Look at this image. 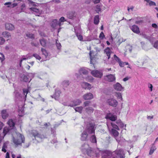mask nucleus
I'll return each mask as SVG.
<instances>
[{
	"mask_svg": "<svg viewBox=\"0 0 158 158\" xmlns=\"http://www.w3.org/2000/svg\"><path fill=\"white\" fill-rule=\"evenodd\" d=\"M102 154V158H124V154L122 149L116 150L113 152L109 151H99Z\"/></svg>",
	"mask_w": 158,
	"mask_h": 158,
	"instance_id": "1",
	"label": "nucleus"
},
{
	"mask_svg": "<svg viewBox=\"0 0 158 158\" xmlns=\"http://www.w3.org/2000/svg\"><path fill=\"white\" fill-rule=\"evenodd\" d=\"M13 142L16 147L22 146V143H24L25 138L23 135L19 133H15L13 136Z\"/></svg>",
	"mask_w": 158,
	"mask_h": 158,
	"instance_id": "2",
	"label": "nucleus"
},
{
	"mask_svg": "<svg viewBox=\"0 0 158 158\" xmlns=\"http://www.w3.org/2000/svg\"><path fill=\"white\" fill-rule=\"evenodd\" d=\"M31 136H32L34 138H32V139L34 141V142L36 143L40 142L42 139L46 138V136L40 133L38 131L35 130H33L31 133Z\"/></svg>",
	"mask_w": 158,
	"mask_h": 158,
	"instance_id": "3",
	"label": "nucleus"
},
{
	"mask_svg": "<svg viewBox=\"0 0 158 158\" xmlns=\"http://www.w3.org/2000/svg\"><path fill=\"white\" fill-rule=\"evenodd\" d=\"M115 123L117 124H115V122H112L110 123L109 122H107V125L109 130H110L111 129V127L113 128L116 129L118 130H119V127L118 126L120 127H123L124 125L123 123L121 121V120L118 119L117 120Z\"/></svg>",
	"mask_w": 158,
	"mask_h": 158,
	"instance_id": "4",
	"label": "nucleus"
},
{
	"mask_svg": "<svg viewBox=\"0 0 158 158\" xmlns=\"http://www.w3.org/2000/svg\"><path fill=\"white\" fill-rule=\"evenodd\" d=\"M115 123L117 124H115V122H112L110 123L109 122H107V125L109 130H110L111 129V127L113 128L116 129L118 130H119V127L118 126L120 127H123L124 125L123 123L121 121V120L118 119L117 120Z\"/></svg>",
	"mask_w": 158,
	"mask_h": 158,
	"instance_id": "5",
	"label": "nucleus"
},
{
	"mask_svg": "<svg viewBox=\"0 0 158 158\" xmlns=\"http://www.w3.org/2000/svg\"><path fill=\"white\" fill-rule=\"evenodd\" d=\"M115 123L117 124H115V122H112L110 123L109 122H107V125L109 130H110L111 129V127L113 128L116 129L118 130H119V127L118 126L120 127H123L124 125L123 123L121 121V120L118 119L117 120Z\"/></svg>",
	"mask_w": 158,
	"mask_h": 158,
	"instance_id": "6",
	"label": "nucleus"
},
{
	"mask_svg": "<svg viewBox=\"0 0 158 158\" xmlns=\"http://www.w3.org/2000/svg\"><path fill=\"white\" fill-rule=\"evenodd\" d=\"M81 150L83 152H86L89 156H91L94 154V151L91 148L89 147V145L87 144H85L83 145L81 147Z\"/></svg>",
	"mask_w": 158,
	"mask_h": 158,
	"instance_id": "7",
	"label": "nucleus"
},
{
	"mask_svg": "<svg viewBox=\"0 0 158 158\" xmlns=\"http://www.w3.org/2000/svg\"><path fill=\"white\" fill-rule=\"evenodd\" d=\"M95 125L94 124L90 123L87 125L86 129L85 131L88 134V135L90 134H94L95 130Z\"/></svg>",
	"mask_w": 158,
	"mask_h": 158,
	"instance_id": "8",
	"label": "nucleus"
},
{
	"mask_svg": "<svg viewBox=\"0 0 158 158\" xmlns=\"http://www.w3.org/2000/svg\"><path fill=\"white\" fill-rule=\"evenodd\" d=\"M21 80L26 82H29L32 78L33 77V74L31 73H29L26 75L21 74L20 75Z\"/></svg>",
	"mask_w": 158,
	"mask_h": 158,
	"instance_id": "9",
	"label": "nucleus"
},
{
	"mask_svg": "<svg viewBox=\"0 0 158 158\" xmlns=\"http://www.w3.org/2000/svg\"><path fill=\"white\" fill-rule=\"evenodd\" d=\"M88 69L86 68H81L79 70V74L76 73L75 75L77 78H83L82 77V74L84 75H86L88 73Z\"/></svg>",
	"mask_w": 158,
	"mask_h": 158,
	"instance_id": "10",
	"label": "nucleus"
},
{
	"mask_svg": "<svg viewBox=\"0 0 158 158\" xmlns=\"http://www.w3.org/2000/svg\"><path fill=\"white\" fill-rule=\"evenodd\" d=\"M91 74L96 77L101 78L103 75L102 72L101 70H93L91 72Z\"/></svg>",
	"mask_w": 158,
	"mask_h": 158,
	"instance_id": "11",
	"label": "nucleus"
},
{
	"mask_svg": "<svg viewBox=\"0 0 158 158\" xmlns=\"http://www.w3.org/2000/svg\"><path fill=\"white\" fill-rule=\"evenodd\" d=\"M107 103L109 105L113 107L116 106L118 104L117 101L113 98L108 99L107 100Z\"/></svg>",
	"mask_w": 158,
	"mask_h": 158,
	"instance_id": "12",
	"label": "nucleus"
},
{
	"mask_svg": "<svg viewBox=\"0 0 158 158\" xmlns=\"http://www.w3.org/2000/svg\"><path fill=\"white\" fill-rule=\"evenodd\" d=\"M106 118L107 119H109L111 121H114L117 119V116L116 115H114L110 113H108L106 116Z\"/></svg>",
	"mask_w": 158,
	"mask_h": 158,
	"instance_id": "13",
	"label": "nucleus"
},
{
	"mask_svg": "<svg viewBox=\"0 0 158 158\" xmlns=\"http://www.w3.org/2000/svg\"><path fill=\"white\" fill-rule=\"evenodd\" d=\"M60 93L61 92L60 90L58 89H55V94L53 95H51V96L52 98H54L56 100H58L60 96Z\"/></svg>",
	"mask_w": 158,
	"mask_h": 158,
	"instance_id": "14",
	"label": "nucleus"
},
{
	"mask_svg": "<svg viewBox=\"0 0 158 158\" xmlns=\"http://www.w3.org/2000/svg\"><path fill=\"white\" fill-rule=\"evenodd\" d=\"M113 88L115 90L119 91L123 90L124 89V87L118 82L113 85Z\"/></svg>",
	"mask_w": 158,
	"mask_h": 158,
	"instance_id": "15",
	"label": "nucleus"
},
{
	"mask_svg": "<svg viewBox=\"0 0 158 158\" xmlns=\"http://www.w3.org/2000/svg\"><path fill=\"white\" fill-rule=\"evenodd\" d=\"M81 103V100L77 99L73 101L71 103L69 104V106L70 107H73L80 105Z\"/></svg>",
	"mask_w": 158,
	"mask_h": 158,
	"instance_id": "16",
	"label": "nucleus"
},
{
	"mask_svg": "<svg viewBox=\"0 0 158 158\" xmlns=\"http://www.w3.org/2000/svg\"><path fill=\"white\" fill-rule=\"evenodd\" d=\"M60 22H58L56 19L53 20L51 24V26L54 28H57L58 27H60L62 25Z\"/></svg>",
	"mask_w": 158,
	"mask_h": 158,
	"instance_id": "17",
	"label": "nucleus"
},
{
	"mask_svg": "<svg viewBox=\"0 0 158 158\" xmlns=\"http://www.w3.org/2000/svg\"><path fill=\"white\" fill-rule=\"evenodd\" d=\"M105 79L109 82H113L115 80V77L114 75L110 74L105 77Z\"/></svg>",
	"mask_w": 158,
	"mask_h": 158,
	"instance_id": "18",
	"label": "nucleus"
},
{
	"mask_svg": "<svg viewBox=\"0 0 158 158\" xmlns=\"http://www.w3.org/2000/svg\"><path fill=\"white\" fill-rule=\"evenodd\" d=\"M29 9L31 10L34 13V14L36 16H39L42 13V10H40L35 7H31Z\"/></svg>",
	"mask_w": 158,
	"mask_h": 158,
	"instance_id": "19",
	"label": "nucleus"
},
{
	"mask_svg": "<svg viewBox=\"0 0 158 158\" xmlns=\"http://www.w3.org/2000/svg\"><path fill=\"white\" fill-rule=\"evenodd\" d=\"M89 135L86 131H84L81 135V140L82 141L86 140Z\"/></svg>",
	"mask_w": 158,
	"mask_h": 158,
	"instance_id": "20",
	"label": "nucleus"
},
{
	"mask_svg": "<svg viewBox=\"0 0 158 158\" xmlns=\"http://www.w3.org/2000/svg\"><path fill=\"white\" fill-rule=\"evenodd\" d=\"M83 97L85 100H89L93 98V95L91 93H88L84 94Z\"/></svg>",
	"mask_w": 158,
	"mask_h": 158,
	"instance_id": "21",
	"label": "nucleus"
},
{
	"mask_svg": "<svg viewBox=\"0 0 158 158\" xmlns=\"http://www.w3.org/2000/svg\"><path fill=\"white\" fill-rule=\"evenodd\" d=\"M5 27L6 30L9 31L14 30L15 28L14 26L12 24L9 23L6 24Z\"/></svg>",
	"mask_w": 158,
	"mask_h": 158,
	"instance_id": "22",
	"label": "nucleus"
},
{
	"mask_svg": "<svg viewBox=\"0 0 158 158\" xmlns=\"http://www.w3.org/2000/svg\"><path fill=\"white\" fill-rule=\"evenodd\" d=\"M67 16L70 19H73L76 16V14L74 11L69 12L67 13Z\"/></svg>",
	"mask_w": 158,
	"mask_h": 158,
	"instance_id": "23",
	"label": "nucleus"
},
{
	"mask_svg": "<svg viewBox=\"0 0 158 158\" xmlns=\"http://www.w3.org/2000/svg\"><path fill=\"white\" fill-rule=\"evenodd\" d=\"M1 114L2 118L3 119H6L9 116V113L6 110H2Z\"/></svg>",
	"mask_w": 158,
	"mask_h": 158,
	"instance_id": "24",
	"label": "nucleus"
},
{
	"mask_svg": "<svg viewBox=\"0 0 158 158\" xmlns=\"http://www.w3.org/2000/svg\"><path fill=\"white\" fill-rule=\"evenodd\" d=\"M43 55H44L46 59V60H48L49 59L50 55L43 48L41 49Z\"/></svg>",
	"mask_w": 158,
	"mask_h": 158,
	"instance_id": "25",
	"label": "nucleus"
},
{
	"mask_svg": "<svg viewBox=\"0 0 158 158\" xmlns=\"http://www.w3.org/2000/svg\"><path fill=\"white\" fill-rule=\"evenodd\" d=\"M104 52L108 56V59H109L110 57V55L112 52L110 49L109 48L107 47L105 49Z\"/></svg>",
	"mask_w": 158,
	"mask_h": 158,
	"instance_id": "26",
	"label": "nucleus"
},
{
	"mask_svg": "<svg viewBox=\"0 0 158 158\" xmlns=\"http://www.w3.org/2000/svg\"><path fill=\"white\" fill-rule=\"evenodd\" d=\"M131 30L134 32L138 34L139 32V27L135 25H133L131 27Z\"/></svg>",
	"mask_w": 158,
	"mask_h": 158,
	"instance_id": "27",
	"label": "nucleus"
},
{
	"mask_svg": "<svg viewBox=\"0 0 158 158\" xmlns=\"http://www.w3.org/2000/svg\"><path fill=\"white\" fill-rule=\"evenodd\" d=\"M81 86L82 88L85 89H91V85L86 82H83L81 84Z\"/></svg>",
	"mask_w": 158,
	"mask_h": 158,
	"instance_id": "28",
	"label": "nucleus"
},
{
	"mask_svg": "<svg viewBox=\"0 0 158 158\" xmlns=\"http://www.w3.org/2000/svg\"><path fill=\"white\" fill-rule=\"evenodd\" d=\"M18 113L19 115L20 116H22L24 115V108L23 106L19 107Z\"/></svg>",
	"mask_w": 158,
	"mask_h": 158,
	"instance_id": "29",
	"label": "nucleus"
},
{
	"mask_svg": "<svg viewBox=\"0 0 158 158\" xmlns=\"http://www.w3.org/2000/svg\"><path fill=\"white\" fill-rule=\"evenodd\" d=\"M156 149V146L154 145V144H152V146L150 149V150L149 152V155H152Z\"/></svg>",
	"mask_w": 158,
	"mask_h": 158,
	"instance_id": "30",
	"label": "nucleus"
},
{
	"mask_svg": "<svg viewBox=\"0 0 158 158\" xmlns=\"http://www.w3.org/2000/svg\"><path fill=\"white\" fill-rule=\"evenodd\" d=\"M12 129L11 128H10L7 127H5L3 130V136H5Z\"/></svg>",
	"mask_w": 158,
	"mask_h": 158,
	"instance_id": "31",
	"label": "nucleus"
},
{
	"mask_svg": "<svg viewBox=\"0 0 158 158\" xmlns=\"http://www.w3.org/2000/svg\"><path fill=\"white\" fill-rule=\"evenodd\" d=\"M7 123L10 128H13L15 126V123L12 119H10L7 122Z\"/></svg>",
	"mask_w": 158,
	"mask_h": 158,
	"instance_id": "32",
	"label": "nucleus"
},
{
	"mask_svg": "<svg viewBox=\"0 0 158 158\" xmlns=\"http://www.w3.org/2000/svg\"><path fill=\"white\" fill-rule=\"evenodd\" d=\"M2 35L6 38H9L11 36L10 34L7 31H5L2 33Z\"/></svg>",
	"mask_w": 158,
	"mask_h": 158,
	"instance_id": "33",
	"label": "nucleus"
},
{
	"mask_svg": "<svg viewBox=\"0 0 158 158\" xmlns=\"http://www.w3.org/2000/svg\"><path fill=\"white\" fill-rule=\"evenodd\" d=\"M111 133L115 138L117 137L119 134V133L117 131L113 129H111Z\"/></svg>",
	"mask_w": 158,
	"mask_h": 158,
	"instance_id": "34",
	"label": "nucleus"
},
{
	"mask_svg": "<svg viewBox=\"0 0 158 158\" xmlns=\"http://www.w3.org/2000/svg\"><path fill=\"white\" fill-rule=\"evenodd\" d=\"M115 139L117 142H118V143H122L123 142H124L125 141V139H123V138L121 137V136L120 137H118V136L115 138Z\"/></svg>",
	"mask_w": 158,
	"mask_h": 158,
	"instance_id": "35",
	"label": "nucleus"
},
{
	"mask_svg": "<svg viewBox=\"0 0 158 158\" xmlns=\"http://www.w3.org/2000/svg\"><path fill=\"white\" fill-rule=\"evenodd\" d=\"M85 110L88 114H90L93 112L94 109L91 107H88L85 108Z\"/></svg>",
	"mask_w": 158,
	"mask_h": 158,
	"instance_id": "36",
	"label": "nucleus"
},
{
	"mask_svg": "<svg viewBox=\"0 0 158 158\" xmlns=\"http://www.w3.org/2000/svg\"><path fill=\"white\" fill-rule=\"evenodd\" d=\"M99 22V19L98 15H96L95 16L94 18V23L96 25L98 24Z\"/></svg>",
	"mask_w": 158,
	"mask_h": 158,
	"instance_id": "37",
	"label": "nucleus"
},
{
	"mask_svg": "<svg viewBox=\"0 0 158 158\" xmlns=\"http://www.w3.org/2000/svg\"><path fill=\"white\" fill-rule=\"evenodd\" d=\"M76 112H78L80 113H81L82 112V110L83 108L82 106L77 107L74 108Z\"/></svg>",
	"mask_w": 158,
	"mask_h": 158,
	"instance_id": "38",
	"label": "nucleus"
},
{
	"mask_svg": "<svg viewBox=\"0 0 158 158\" xmlns=\"http://www.w3.org/2000/svg\"><path fill=\"white\" fill-rule=\"evenodd\" d=\"M40 42L41 45L43 47H45L46 45V40L44 39H40Z\"/></svg>",
	"mask_w": 158,
	"mask_h": 158,
	"instance_id": "39",
	"label": "nucleus"
},
{
	"mask_svg": "<svg viewBox=\"0 0 158 158\" xmlns=\"http://www.w3.org/2000/svg\"><path fill=\"white\" fill-rule=\"evenodd\" d=\"M90 140L92 143H96L97 140L96 137L94 134H93L90 138Z\"/></svg>",
	"mask_w": 158,
	"mask_h": 158,
	"instance_id": "40",
	"label": "nucleus"
},
{
	"mask_svg": "<svg viewBox=\"0 0 158 158\" xmlns=\"http://www.w3.org/2000/svg\"><path fill=\"white\" fill-rule=\"evenodd\" d=\"M115 95L117 97L118 99H120L121 100H122L123 98L121 93L119 92H116L115 93Z\"/></svg>",
	"mask_w": 158,
	"mask_h": 158,
	"instance_id": "41",
	"label": "nucleus"
},
{
	"mask_svg": "<svg viewBox=\"0 0 158 158\" xmlns=\"http://www.w3.org/2000/svg\"><path fill=\"white\" fill-rule=\"evenodd\" d=\"M23 93L25 95V98H26L27 94L29 91V88L27 89H23Z\"/></svg>",
	"mask_w": 158,
	"mask_h": 158,
	"instance_id": "42",
	"label": "nucleus"
},
{
	"mask_svg": "<svg viewBox=\"0 0 158 158\" xmlns=\"http://www.w3.org/2000/svg\"><path fill=\"white\" fill-rule=\"evenodd\" d=\"M62 85L64 87H67L69 85V82L68 81H64L62 82Z\"/></svg>",
	"mask_w": 158,
	"mask_h": 158,
	"instance_id": "43",
	"label": "nucleus"
},
{
	"mask_svg": "<svg viewBox=\"0 0 158 158\" xmlns=\"http://www.w3.org/2000/svg\"><path fill=\"white\" fill-rule=\"evenodd\" d=\"M14 94H15L16 98H17V99L18 98L19 99H20V98H21L19 93L16 91H15Z\"/></svg>",
	"mask_w": 158,
	"mask_h": 158,
	"instance_id": "44",
	"label": "nucleus"
},
{
	"mask_svg": "<svg viewBox=\"0 0 158 158\" xmlns=\"http://www.w3.org/2000/svg\"><path fill=\"white\" fill-rule=\"evenodd\" d=\"M76 35L78 39L80 41H81L83 40V37L82 35L78 33H76Z\"/></svg>",
	"mask_w": 158,
	"mask_h": 158,
	"instance_id": "45",
	"label": "nucleus"
},
{
	"mask_svg": "<svg viewBox=\"0 0 158 158\" xmlns=\"http://www.w3.org/2000/svg\"><path fill=\"white\" fill-rule=\"evenodd\" d=\"M148 3V5L149 6H156V3L152 1L149 0L148 1H146Z\"/></svg>",
	"mask_w": 158,
	"mask_h": 158,
	"instance_id": "46",
	"label": "nucleus"
},
{
	"mask_svg": "<svg viewBox=\"0 0 158 158\" xmlns=\"http://www.w3.org/2000/svg\"><path fill=\"white\" fill-rule=\"evenodd\" d=\"M58 42V41L56 40V45L58 49H60L61 48V45L60 43Z\"/></svg>",
	"mask_w": 158,
	"mask_h": 158,
	"instance_id": "47",
	"label": "nucleus"
},
{
	"mask_svg": "<svg viewBox=\"0 0 158 158\" xmlns=\"http://www.w3.org/2000/svg\"><path fill=\"white\" fill-rule=\"evenodd\" d=\"M33 56L36 59L39 60L41 59V57L37 54L35 53L33 55Z\"/></svg>",
	"mask_w": 158,
	"mask_h": 158,
	"instance_id": "48",
	"label": "nucleus"
},
{
	"mask_svg": "<svg viewBox=\"0 0 158 158\" xmlns=\"http://www.w3.org/2000/svg\"><path fill=\"white\" fill-rule=\"evenodd\" d=\"M28 0L29 1V4L30 6H36V3L35 2H33V1L31 0Z\"/></svg>",
	"mask_w": 158,
	"mask_h": 158,
	"instance_id": "49",
	"label": "nucleus"
},
{
	"mask_svg": "<svg viewBox=\"0 0 158 158\" xmlns=\"http://www.w3.org/2000/svg\"><path fill=\"white\" fill-rule=\"evenodd\" d=\"M114 59L118 63L119 62L121 61V60L117 56L115 55H114Z\"/></svg>",
	"mask_w": 158,
	"mask_h": 158,
	"instance_id": "50",
	"label": "nucleus"
},
{
	"mask_svg": "<svg viewBox=\"0 0 158 158\" xmlns=\"http://www.w3.org/2000/svg\"><path fill=\"white\" fill-rule=\"evenodd\" d=\"M101 10V9L100 6L98 5H97L96 7V11L98 13H99Z\"/></svg>",
	"mask_w": 158,
	"mask_h": 158,
	"instance_id": "51",
	"label": "nucleus"
},
{
	"mask_svg": "<svg viewBox=\"0 0 158 158\" xmlns=\"http://www.w3.org/2000/svg\"><path fill=\"white\" fill-rule=\"evenodd\" d=\"M5 59L4 58V55L0 52V60H1V62H2V61L4 60Z\"/></svg>",
	"mask_w": 158,
	"mask_h": 158,
	"instance_id": "52",
	"label": "nucleus"
},
{
	"mask_svg": "<svg viewBox=\"0 0 158 158\" xmlns=\"http://www.w3.org/2000/svg\"><path fill=\"white\" fill-rule=\"evenodd\" d=\"M28 57H23V58H21V59L20 60V63H19V65H20V67H21V64H22V63L23 61L24 60H26L28 59Z\"/></svg>",
	"mask_w": 158,
	"mask_h": 158,
	"instance_id": "53",
	"label": "nucleus"
},
{
	"mask_svg": "<svg viewBox=\"0 0 158 158\" xmlns=\"http://www.w3.org/2000/svg\"><path fill=\"white\" fill-rule=\"evenodd\" d=\"M27 36L30 38H34V35L31 33H28L26 34Z\"/></svg>",
	"mask_w": 158,
	"mask_h": 158,
	"instance_id": "54",
	"label": "nucleus"
},
{
	"mask_svg": "<svg viewBox=\"0 0 158 158\" xmlns=\"http://www.w3.org/2000/svg\"><path fill=\"white\" fill-rule=\"evenodd\" d=\"M5 42V39L2 37H0V44H3Z\"/></svg>",
	"mask_w": 158,
	"mask_h": 158,
	"instance_id": "55",
	"label": "nucleus"
},
{
	"mask_svg": "<svg viewBox=\"0 0 158 158\" xmlns=\"http://www.w3.org/2000/svg\"><path fill=\"white\" fill-rule=\"evenodd\" d=\"M153 46L155 48L158 49V41H157L154 43Z\"/></svg>",
	"mask_w": 158,
	"mask_h": 158,
	"instance_id": "56",
	"label": "nucleus"
},
{
	"mask_svg": "<svg viewBox=\"0 0 158 158\" xmlns=\"http://www.w3.org/2000/svg\"><path fill=\"white\" fill-rule=\"evenodd\" d=\"M105 35L102 32L99 35V37L101 39H103Z\"/></svg>",
	"mask_w": 158,
	"mask_h": 158,
	"instance_id": "57",
	"label": "nucleus"
},
{
	"mask_svg": "<svg viewBox=\"0 0 158 158\" xmlns=\"http://www.w3.org/2000/svg\"><path fill=\"white\" fill-rule=\"evenodd\" d=\"M31 44L32 46H34L36 47H38V46L39 45V43L38 42H32Z\"/></svg>",
	"mask_w": 158,
	"mask_h": 158,
	"instance_id": "58",
	"label": "nucleus"
},
{
	"mask_svg": "<svg viewBox=\"0 0 158 158\" xmlns=\"http://www.w3.org/2000/svg\"><path fill=\"white\" fill-rule=\"evenodd\" d=\"M17 5V3H14L13 4H11V6H8V7H14Z\"/></svg>",
	"mask_w": 158,
	"mask_h": 158,
	"instance_id": "59",
	"label": "nucleus"
},
{
	"mask_svg": "<svg viewBox=\"0 0 158 158\" xmlns=\"http://www.w3.org/2000/svg\"><path fill=\"white\" fill-rule=\"evenodd\" d=\"M119 66L121 67H123L125 66L124 62H122L121 60L118 63Z\"/></svg>",
	"mask_w": 158,
	"mask_h": 158,
	"instance_id": "60",
	"label": "nucleus"
},
{
	"mask_svg": "<svg viewBox=\"0 0 158 158\" xmlns=\"http://www.w3.org/2000/svg\"><path fill=\"white\" fill-rule=\"evenodd\" d=\"M134 8V7L133 6H131L130 7H128L127 10L128 12H130V11H133Z\"/></svg>",
	"mask_w": 158,
	"mask_h": 158,
	"instance_id": "61",
	"label": "nucleus"
},
{
	"mask_svg": "<svg viewBox=\"0 0 158 158\" xmlns=\"http://www.w3.org/2000/svg\"><path fill=\"white\" fill-rule=\"evenodd\" d=\"M90 103V102L89 101H86L84 102V105L85 106H88Z\"/></svg>",
	"mask_w": 158,
	"mask_h": 158,
	"instance_id": "62",
	"label": "nucleus"
},
{
	"mask_svg": "<svg viewBox=\"0 0 158 158\" xmlns=\"http://www.w3.org/2000/svg\"><path fill=\"white\" fill-rule=\"evenodd\" d=\"M143 22V20L141 19L135 21V23L136 24H140Z\"/></svg>",
	"mask_w": 158,
	"mask_h": 158,
	"instance_id": "63",
	"label": "nucleus"
},
{
	"mask_svg": "<svg viewBox=\"0 0 158 158\" xmlns=\"http://www.w3.org/2000/svg\"><path fill=\"white\" fill-rule=\"evenodd\" d=\"M51 132L52 134L53 135V136L55 137L56 136V134H55V129H52V128L51 130Z\"/></svg>",
	"mask_w": 158,
	"mask_h": 158,
	"instance_id": "64",
	"label": "nucleus"
}]
</instances>
